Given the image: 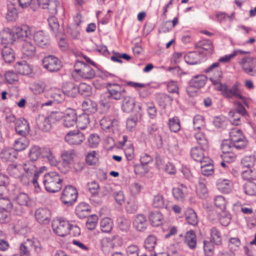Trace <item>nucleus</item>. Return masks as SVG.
<instances>
[{
  "label": "nucleus",
  "instance_id": "obj_1",
  "mask_svg": "<svg viewBox=\"0 0 256 256\" xmlns=\"http://www.w3.org/2000/svg\"><path fill=\"white\" fill-rule=\"evenodd\" d=\"M222 77V71L218 70L216 74H214L210 78L212 84L215 86V88L218 90L221 91L222 94L226 98H243L239 88L240 84L236 82L231 88H229L227 85L220 82Z\"/></svg>",
  "mask_w": 256,
  "mask_h": 256
},
{
  "label": "nucleus",
  "instance_id": "obj_2",
  "mask_svg": "<svg viewBox=\"0 0 256 256\" xmlns=\"http://www.w3.org/2000/svg\"><path fill=\"white\" fill-rule=\"evenodd\" d=\"M62 182L60 176L55 172L45 174L43 180L46 190L53 193L58 192L62 188Z\"/></svg>",
  "mask_w": 256,
  "mask_h": 256
},
{
  "label": "nucleus",
  "instance_id": "obj_3",
  "mask_svg": "<svg viewBox=\"0 0 256 256\" xmlns=\"http://www.w3.org/2000/svg\"><path fill=\"white\" fill-rule=\"evenodd\" d=\"M74 68V70L72 73V75L77 74L86 80H91L95 76L94 70L89 65L82 61L76 62Z\"/></svg>",
  "mask_w": 256,
  "mask_h": 256
},
{
  "label": "nucleus",
  "instance_id": "obj_4",
  "mask_svg": "<svg viewBox=\"0 0 256 256\" xmlns=\"http://www.w3.org/2000/svg\"><path fill=\"white\" fill-rule=\"evenodd\" d=\"M230 138L232 144L236 149H242L248 144V140L242 132L238 128L231 129L230 132Z\"/></svg>",
  "mask_w": 256,
  "mask_h": 256
},
{
  "label": "nucleus",
  "instance_id": "obj_5",
  "mask_svg": "<svg viewBox=\"0 0 256 256\" xmlns=\"http://www.w3.org/2000/svg\"><path fill=\"white\" fill-rule=\"evenodd\" d=\"M52 227L57 236L64 237L70 233V224L68 220L64 218H56L53 220Z\"/></svg>",
  "mask_w": 256,
  "mask_h": 256
},
{
  "label": "nucleus",
  "instance_id": "obj_6",
  "mask_svg": "<svg viewBox=\"0 0 256 256\" xmlns=\"http://www.w3.org/2000/svg\"><path fill=\"white\" fill-rule=\"evenodd\" d=\"M76 189L72 186H67L63 190L60 199L65 204L72 205L78 197Z\"/></svg>",
  "mask_w": 256,
  "mask_h": 256
},
{
  "label": "nucleus",
  "instance_id": "obj_7",
  "mask_svg": "<svg viewBox=\"0 0 256 256\" xmlns=\"http://www.w3.org/2000/svg\"><path fill=\"white\" fill-rule=\"evenodd\" d=\"M106 88L109 97L115 100H120L126 96V90L124 87L114 83H108Z\"/></svg>",
  "mask_w": 256,
  "mask_h": 256
},
{
  "label": "nucleus",
  "instance_id": "obj_8",
  "mask_svg": "<svg viewBox=\"0 0 256 256\" xmlns=\"http://www.w3.org/2000/svg\"><path fill=\"white\" fill-rule=\"evenodd\" d=\"M84 140V134L78 130H70L64 136L66 142L71 146L80 145Z\"/></svg>",
  "mask_w": 256,
  "mask_h": 256
},
{
  "label": "nucleus",
  "instance_id": "obj_9",
  "mask_svg": "<svg viewBox=\"0 0 256 256\" xmlns=\"http://www.w3.org/2000/svg\"><path fill=\"white\" fill-rule=\"evenodd\" d=\"M239 64L244 71L252 76L256 75V58L252 56H244Z\"/></svg>",
  "mask_w": 256,
  "mask_h": 256
},
{
  "label": "nucleus",
  "instance_id": "obj_10",
  "mask_svg": "<svg viewBox=\"0 0 256 256\" xmlns=\"http://www.w3.org/2000/svg\"><path fill=\"white\" fill-rule=\"evenodd\" d=\"M207 82V77L204 74H198L193 76L190 80L188 86L186 88L187 92L190 96H192V89H196L195 92L198 90L204 87Z\"/></svg>",
  "mask_w": 256,
  "mask_h": 256
},
{
  "label": "nucleus",
  "instance_id": "obj_11",
  "mask_svg": "<svg viewBox=\"0 0 256 256\" xmlns=\"http://www.w3.org/2000/svg\"><path fill=\"white\" fill-rule=\"evenodd\" d=\"M42 64L44 68L50 72L58 71L62 67L60 61L53 56H48L45 57L42 60Z\"/></svg>",
  "mask_w": 256,
  "mask_h": 256
},
{
  "label": "nucleus",
  "instance_id": "obj_12",
  "mask_svg": "<svg viewBox=\"0 0 256 256\" xmlns=\"http://www.w3.org/2000/svg\"><path fill=\"white\" fill-rule=\"evenodd\" d=\"M36 220L40 224H48L51 220L50 211L44 208H37L34 212Z\"/></svg>",
  "mask_w": 256,
  "mask_h": 256
},
{
  "label": "nucleus",
  "instance_id": "obj_13",
  "mask_svg": "<svg viewBox=\"0 0 256 256\" xmlns=\"http://www.w3.org/2000/svg\"><path fill=\"white\" fill-rule=\"evenodd\" d=\"M119 122L117 119L105 116L100 120L102 128L107 132H114L117 130Z\"/></svg>",
  "mask_w": 256,
  "mask_h": 256
},
{
  "label": "nucleus",
  "instance_id": "obj_14",
  "mask_svg": "<svg viewBox=\"0 0 256 256\" xmlns=\"http://www.w3.org/2000/svg\"><path fill=\"white\" fill-rule=\"evenodd\" d=\"M14 30L16 40H25V39L31 35V28L28 24L14 26Z\"/></svg>",
  "mask_w": 256,
  "mask_h": 256
},
{
  "label": "nucleus",
  "instance_id": "obj_15",
  "mask_svg": "<svg viewBox=\"0 0 256 256\" xmlns=\"http://www.w3.org/2000/svg\"><path fill=\"white\" fill-rule=\"evenodd\" d=\"M208 148L194 146L192 148L190 156L195 160L202 164L204 162H209L210 158L204 154V151Z\"/></svg>",
  "mask_w": 256,
  "mask_h": 256
},
{
  "label": "nucleus",
  "instance_id": "obj_16",
  "mask_svg": "<svg viewBox=\"0 0 256 256\" xmlns=\"http://www.w3.org/2000/svg\"><path fill=\"white\" fill-rule=\"evenodd\" d=\"M198 52L205 56L210 55L214 52V46L211 41L204 40L196 43V45Z\"/></svg>",
  "mask_w": 256,
  "mask_h": 256
},
{
  "label": "nucleus",
  "instance_id": "obj_17",
  "mask_svg": "<svg viewBox=\"0 0 256 256\" xmlns=\"http://www.w3.org/2000/svg\"><path fill=\"white\" fill-rule=\"evenodd\" d=\"M12 208V204L10 200L6 198H1V210L6 214L1 216V223H6L10 220L9 212Z\"/></svg>",
  "mask_w": 256,
  "mask_h": 256
},
{
  "label": "nucleus",
  "instance_id": "obj_18",
  "mask_svg": "<svg viewBox=\"0 0 256 256\" xmlns=\"http://www.w3.org/2000/svg\"><path fill=\"white\" fill-rule=\"evenodd\" d=\"M63 124L66 128H71L76 124V113L75 110L68 108L63 116Z\"/></svg>",
  "mask_w": 256,
  "mask_h": 256
},
{
  "label": "nucleus",
  "instance_id": "obj_19",
  "mask_svg": "<svg viewBox=\"0 0 256 256\" xmlns=\"http://www.w3.org/2000/svg\"><path fill=\"white\" fill-rule=\"evenodd\" d=\"M134 228L138 232H144L148 226V221L146 216L143 214L136 215L133 221Z\"/></svg>",
  "mask_w": 256,
  "mask_h": 256
},
{
  "label": "nucleus",
  "instance_id": "obj_20",
  "mask_svg": "<svg viewBox=\"0 0 256 256\" xmlns=\"http://www.w3.org/2000/svg\"><path fill=\"white\" fill-rule=\"evenodd\" d=\"M1 40L2 42L7 44H12L16 41V36L14 27L4 28L1 31Z\"/></svg>",
  "mask_w": 256,
  "mask_h": 256
},
{
  "label": "nucleus",
  "instance_id": "obj_21",
  "mask_svg": "<svg viewBox=\"0 0 256 256\" xmlns=\"http://www.w3.org/2000/svg\"><path fill=\"white\" fill-rule=\"evenodd\" d=\"M15 129L18 134L26 136L30 132L29 124L24 118L19 119L16 122Z\"/></svg>",
  "mask_w": 256,
  "mask_h": 256
},
{
  "label": "nucleus",
  "instance_id": "obj_22",
  "mask_svg": "<svg viewBox=\"0 0 256 256\" xmlns=\"http://www.w3.org/2000/svg\"><path fill=\"white\" fill-rule=\"evenodd\" d=\"M20 50L24 58H32L35 55L36 48L32 42L24 40Z\"/></svg>",
  "mask_w": 256,
  "mask_h": 256
},
{
  "label": "nucleus",
  "instance_id": "obj_23",
  "mask_svg": "<svg viewBox=\"0 0 256 256\" xmlns=\"http://www.w3.org/2000/svg\"><path fill=\"white\" fill-rule=\"evenodd\" d=\"M216 186L220 192L228 194L232 188V182L228 179L220 178L216 181Z\"/></svg>",
  "mask_w": 256,
  "mask_h": 256
},
{
  "label": "nucleus",
  "instance_id": "obj_24",
  "mask_svg": "<svg viewBox=\"0 0 256 256\" xmlns=\"http://www.w3.org/2000/svg\"><path fill=\"white\" fill-rule=\"evenodd\" d=\"M35 42L40 46L44 47L49 43L48 36L42 30H38L34 34Z\"/></svg>",
  "mask_w": 256,
  "mask_h": 256
},
{
  "label": "nucleus",
  "instance_id": "obj_25",
  "mask_svg": "<svg viewBox=\"0 0 256 256\" xmlns=\"http://www.w3.org/2000/svg\"><path fill=\"white\" fill-rule=\"evenodd\" d=\"M14 68L18 74L22 75H28L32 72V66L26 61L16 62Z\"/></svg>",
  "mask_w": 256,
  "mask_h": 256
},
{
  "label": "nucleus",
  "instance_id": "obj_26",
  "mask_svg": "<svg viewBox=\"0 0 256 256\" xmlns=\"http://www.w3.org/2000/svg\"><path fill=\"white\" fill-rule=\"evenodd\" d=\"M38 2L40 6L42 8H48L52 14L57 12L60 4L57 0L50 2V0H38Z\"/></svg>",
  "mask_w": 256,
  "mask_h": 256
},
{
  "label": "nucleus",
  "instance_id": "obj_27",
  "mask_svg": "<svg viewBox=\"0 0 256 256\" xmlns=\"http://www.w3.org/2000/svg\"><path fill=\"white\" fill-rule=\"evenodd\" d=\"M188 188L183 184H180L172 189V193L174 197L178 200L182 202L185 200Z\"/></svg>",
  "mask_w": 256,
  "mask_h": 256
},
{
  "label": "nucleus",
  "instance_id": "obj_28",
  "mask_svg": "<svg viewBox=\"0 0 256 256\" xmlns=\"http://www.w3.org/2000/svg\"><path fill=\"white\" fill-rule=\"evenodd\" d=\"M42 157L47 159L48 162L52 166H56L58 164V160L49 148H42Z\"/></svg>",
  "mask_w": 256,
  "mask_h": 256
},
{
  "label": "nucleus",
  "instance_id": "obj_29",
  "mask_svg": "<svg viewBox=\"0 0 256 256\" xmlns=\"http://www.w3.org/2000/svg\"><path fill=\"white\" fill-rule=\"evenodd\" d=\"M90 211V206L84 202L80 203L76 208V216L82 219L86 218L89 214Z\"/></svg>",
  "mask_w": 256,
  "mask_h": 256
},
{
  "label": "nucleus",
  "instance_id": "obj_30",
  "mask_svg": "<svg viewBox=\"0 0 256 256\" xmlns=\"http://www.w3.org/2000/svg\"><path fill=\"white\" fill-rule=\"evenodd\" d=\"M122 100V108L126 112H130L134 108L135 100L134 98L130 96H125Z\"/></svg>",
  "mask_w": 256,
  "mask_h": 256
},
{
  "label": "nucleus",
  "instance_id": "obj_31",
  "mask_svg": "<svg viewBox=\"0 0 256 256\" xmlns=\"http://www.w3.org/2000/svg\"><path fill=\"white\" fill-rule=\"evenodd\" d=\"M149 220L150 224L154 226H160L164 221V216L159 212H152L149 216Z\"/></svg>",
  "mask_w": 256,
  "mask_h": 256
},
{
  "label": "nucleus",
  "instance_id": "obj_32",
  "mask_svg": "<svg viewBox=\"0 0 256 256\" xmlns=\"http://www.w3.org/2000/svg\"><path fill=\"white\" fill-rule=\"evenodd\" d=\"M100 229L102 232L110 233L113 228V221L109 218H104L100 220Z\"/></svg>",
  "mask_w": 256,
  "mask_h": 256
},
{
  "label": "nucleus",
  "instance_id": "obj_33",
  "mask_svg": "<svg viewBox=\"0 0 256 256\" xmlns=\"http://www.w3.org/2000/svg\"><path fill=\"white\" fill-rule=\"evenodd\" d=\"M22 170V166L16 164H10L6 168L8 174L15 178H18L20 176Z\"/></svg>",
  "mask_w": 256,
  "mask_h": 256
},
{
  "label": "nucleus",
  "instance_id": "obj_34",
  "mask_svg": "<svg viewBox=\"0 0 256 256\" xmlns=\"http://www.w3.org/2000/svg\"><path fill=\"white\" fill-rule=\"evenodd\" d=\"M100 155L98 152L92 150L86 154V162L88 166H96L99 162Z\"/></svg>",
  "mask_w": 256,
  "mask_h": 256
},
{
  "label": "nucleus",
  "instance_id": "obj_35",
  "mask_svg": "<svg viewBox=\"0 0 256 256\" xmlns=\"http://www.w3.org/2000/svg\"><path fill=\"white\" fill-rule=\"evenodd\" d=\"M29 145V140L26 138V136H22L14 140V149L16 152L22 151L25 150Z\"/></svg>",
  "mask_w": 256,
  "mask_h": 256
},
{
  "label": "nucleus",
  "instance_id": "obj_36",
  "mask_svg": "<svg viewBox=\"0 0 256 256\" xmlns=\"http://www.w3.org/2000/svg\"><path fill=\"white\" fill-rule=\"evenodd\" d=\"M62 90L64 94L70 97H75L78 94V88L72 82L66 83Z\"/></svg>",
  "mask_w": 256,
  "mask_h": 256
},
{
  "label": "nucleus",
  "instance_id": "obj_37",
  "mask_svg": "<svg viewBox=\"0 0 256 256\" xmlns=\"http://www.w3.org/2000/svg\"><path fill=\"white\" fill-rule=\"evenodd\" d=\"M184 242L190 248H194L196 244V238L195 233L193 230L188 232L184 236Z\"/></svg>",
  "mask_w": 256,
  "mask_h": 256
},
{
  "label": "nucleus",
  "instance_id": "obj_38",
  "mask_svg": "<svg viewBox=\"0 0 256 256\" xmlns=\"http://www.w3.org/2000/svg\"><path fill=\"white\" fill-rule=\"evenodd\" d=\"M168 125L172 132L176 133L180 130V120L177 116H174L170 118L168 121Z\"/></svg>",
  "mask_w": 256,
  "mask_h": 256
},
{
  "label": "nucleus",
  "instance_id": "obj_39",
  "mask_svg": "<svg viewBox=\"0 0 256 256\" xmlns=\"http://www.w3.org/2000/svg\"><path fill=\"white\" fill-rule=\"evenodd\" d=\"M84 111L88 113H93L96 111V104L90 99H86L82 103Z\"/></svg>",
  "mask_w": 256,
  "mask_h": 256
},
{
  "label": "nucleus",
  "instance_id": "obj_40",
  "mask_svg": "<svg viewBox=\"0 0 256 256\" xmlns=\"http://www.w3.org/2000/svg\"><path fill=\"white\" fill-rule=\"evenodd\" d=\"M17 152L14 148H4L1 152V158L4 160H12L16 158Z\"/></svg>",
  "mask_w": 256,
  "mask_h": 256
},
{
  "label": "nucleus",
  "instance_id": "obj_41",
  "mask_svg": "<svg viewBox=\"0 0 256 256\" xmlns=\"http://www.w3.org/2000/svg\"><path fill=\"white\" fill-rule=\"evenodd\" d=\"M2 56L4 60L8 63H10L14 60L13 50L8 46H4L2 48Z\"/></svg>",
  "mask_w": 256,
  "mask_h": 256
},
{
  "label": "nucleus",
  "instance_id": "obj_42",
  "mask_svg": "<svg viewBox=\"0 0 256 256\" xmlns=\"http://www.w3.org/2000/svg\"><path fill=\"white\" fill-rule=\"evenodd\" d=\"M90 120L88 114H82L76 116V124L78 128L84 130L89 124Z\"/></svg>",
  "mask_w": 256,
  "mask_h": 256
},
{
  "label": "nucleus",
  "instance_id": "obj_43",
  "mask_svg": "<svg viewBox=\"0 0 256 256\" xmlns=\"http://www.w3.org/2000/svg\"><path fill=\"white\" fill-rule=\"evenodd\" d=\"M152 204L157 208H166V200L162 195L158 194L154 196Z\"/></svg>",
  "mask_w": 256,
  "mask_h": 256
},
{
  "label": "nucleus",
  "instance_id": "obj_44",
  "mask_svg": "<svg viewBox=\"0 0 256 256\" xmlns=\"http://www.w3.org/2000/svg\"><path fill=\"white\" fill-rule=\"evenodd\" d=\"M194 137L198 144L204 148H208V141L204 134L202 132H198L195 134Z\"/></svg>",
  "mask_w": 256,
  "mask_h": 256
},
{
  "label": "nucleus",
  "instance_id": "obj_45",
  "mask_svg": "<svg viewBox=\"0 0 256 256\" xmlns=\"http://www.w3.org/2000/svg\"><path fill=\"white\" fill-rule=\"evenodd\" d=\"M211 160L210 159L209 162H204L201 166V172L206 176H210L212 175L214 172V168L213 165L210 162Z\"/></svg>",
  "mask_w": 256,
  "mask_h": 256
},
{
  "label": "nucleus",
  "instance_id": "obj_46",
  "mask_svg": "<svg viewBox=\"0 0 256 256\" xmlns=\"http://www.w3.org/2000/svg\"><path fill=\"white\" fill-rule=\"evenodd\" d=\"M186 63L190 64H196L200 62L199 54L196 52H190L184 56Z\"/></svg>",
  "mask_w": 256,
  "mask_h": 256
},
{
  "label": "nucleus",
  "instance_id": "obj_47",
  "mask_svg": "<svg viewBox=\"0 0 256 256\" xmlns=\"http://www.w3.org/2000/svg\"><path fill=\"white\" fill-rule=\"evenodd\" d=\"M22 169L24 170L25 173L30 174V175L34 176L36 173L39 172H36V168L35 164V162L32 160H28L22 166Z\"/></svg>",
  "mask_w": 256,
  "mask_h": 256
},
{
  "label": "nucleus",
  "instance_id": "obj_48",
  "mask_svg": "<svg viewBox=\"0 0 256 256\" xmlns=\"http://www.w3.org/2000/svg\"><path fill=\"white\" fill-rule=\"evenodd\" d=\"M211 241L216 244H220L222 243V238L220 232L216 227H213L210 232Z\"/></svg>",
  "mask_w": 256,
  "mask_h": 256
},
{
  "label": "nucleus",
  "instance_id": "obj_49",
  "mask_svg": "<svg viewBox=\"0 0 256 256\" xmlns=\"http://www.w3.org/2000/svg\"><path fill=\"white\" fill-rule=\"evenodd\" d=\"M157 240L154 235L148 236L145 240L144 246L146 250L152 252L156 244Z\"/></svg>",
  "mask_w": 256,
  "mask_h": 256
},
{
  "label": "nucleus",
  "instance_id": "obj_50",
  "mask_svg": "<svg viewBox=\"0 0 256 256\" xmlns=\"http://www.w3.org/2000/svg\"><path fill=\"white\" fill-rule=\"evenodd\" d=\"M74 156L75 152L73 150H64L60 154V158L62 160L68 162L72 164L74 162Z\"/></svg>",
  "mask_w": 256,
  "mask_h": 256
},
{
  "label": "nucleus",
  "instance_id": "obj_51",
  "mask_svg": "<svg viewBox=\"0 0 256 256\" xmlns=\"http://www.w3.org/2000/svg\"><path fill=\"white\" fill-rule=\"evenodd\" d=\"M42 148L38 146H34L31 147L28 156L31 160L36 161L40 156H42Z\"/></svg>",
  "mask_w": 256,
  "mask_h": 256
},
{
  "label": "nucleus",
  "instance_id": "obj_52",
  "mask_svg": "<svg viewBox=\"0 0 256 256\" xmlns=\"http://www.w3.org/2000/svg\"><path fill=\"white\" fill-rule=\"evenodd\" d=\"M116 240H120V238L116 235L112 236L110 237L106 236L102 239L100 244L102 248L113 247V242Z\"/></svg>",
  "mask_w": 256,
  "mask_h": 256
},
{
  "label": "nucleus",
  "instance_id": "obj_53",
  "mask_svg": "<svg viewBox=\"0 0 256 256\" xmlns=\"http://www.w3.org/2000/svg\"><path fill=\"white\" fill-rule=\"evenodd\" d=\"M186 222L191 225L195 226L198 224L197 216L192 209L187 210L186 214Z\"/></svg>",
  "mask_w": 256,
  "mask_h": 256
},
{
  "label": "nucleus",
  "instance_id": "obj_54",
  "mask_svg": "<svg viewBox=\"0 0 256 256\" xmlns=\"http://www.w3.org/2000/svg\"><path fill=\"white\" fill-rule=\"evenodd\" d=\"M14 200L20 206H27L30 202V198L26 193L20 192L16 196Z\"/></svg>",
  "mask_w": 256,
  "mask_h": 256
},
{
  "label": "nucleus",
  "instance_id": "obj_55",
  "mask_svg": "<svg viewBox=\"0 0 256 256\" xmlns=\"http://www.w3.org/2000/svg\"><path fill=\"white\" fill-rule=\"evenodd\" d=\"M64 114L60 112H52L48 116L47 118H46L44 120V123L48 124L50 122V124L55 123L59 120H60L62 118H63Z\"/></svg>",
  "mask_w": 256,
  "mask_h": 256
},
{
  "label": "nucleus",
  "instance_id": "obj_56",
  "mask_svg": "<svg viewBox=\"0 0 256 256\" xmlns=\"http://www.w3.org/2000/svg\"><path fill=\"white\" fill-rule=\"evenodd\" d=\"M218 216L220 222L223 226H226L230 224L231 216L228 212L222 210L218 214Z\"/></svg>",
  "mask_w": 256,
  "mask_h": 256
},
{
  "label": "nucleus",
  "instance_id": "obj_57",
  "mask_svg": "<svg viewBox=\"0 0 256 256\" xmlns=\"http://www.w3.org/2000/svg\"><path fill=\"white\" fill-rule=\"evenodd\" d=\"M49 26L52 33L56 36L58 33L59 23L54 16H50L48 19Z\"/></svg>",
  "mask_w": 256,
  "mask_h": 256
},
{
  "label": "nucleus",
  "instance_id": "obj_58",
  "mask_svg": "<svg viewBox=\"0 0 256 256\" xmlns=\"http://www.w3.org/2000/svg\"><path fill=\"white\" fill-rule=\"evenodd\" d=\"M196 192L200 198H204L208 196V189L206 184L202 182H200L196 186Z\"/></svg>",
  "mask_w": 256,
  "mask_h": 256
},
{
  "label": "nucleus",
  "instance_id": "obj_59",
  "mask_svg": "<svg viewBox=\"0 0 256 256\" xmlns=\"http://www.w3.org/2000/svg\"><path fill=\"white\" fill-rule=\"evenodd\" d=\"M194 128L195 130H200L205 126L204 118L200 114L196 115L193 119Z\"/></svg>",
  "mask_w": 256,
  "mask_h": 256
},
{
  "label": "nucleus",
  "instance_id": "obj_60",
  "mask_svg": "<svg viewBox=\"0 0 256 256\" xmlns=\"http://www.w3.org/2000/svg\"><path fill=\"white\" fill-rule=\"evenodd\" d=\"M78 92L82 96H88L92 94V88L86 83H81L78 88Z\"/></svg>",
  "mask_w": 256,
  "mask_h": 256
},
{
  "label": "nucleus",
  "instance_id": "obj_61",
  "mask_svg": "<svg viewBox=\"0 0 256 256\" xmlns=\"http://www.w3.org/2000/svg\"><path fill=\"white\" fill-rule=\"evenodd\" d=\"M18 17V13L17 9L12 6H9L8 12L6 16L7 20L8 22L16 21Z\"/></svg>",
  "mask_w": 256,
  "mask_h": 256
},
{
  "label": "nucleus",
  "instance_id": "obj_62",
  "mask_svg": "<svg viewBox=\"0 0 256 256\" xmlns=\"http://www.w3.org/2000/svg\"><path fill=\"white\" fill-rule=\"evenodd\" d=\"M138 208V205L136 201L134 198L130 199L126 206V210L128 213L134 214Z\"/></svg>",
  "mask_w": 256,
  "mask_h": 256
},
{
  "label": "nucleus",
  "instance_id": "obj_63",
  "mask_svg": "<svg viewBox=\"0 0 256 256\" xmlns=\"http://www.w3.org/2000/svg\"><path fill=\"white\" fill-rule=\"evenodd\" d=\"M244 178L247 180L256 179V167L248 168L244 170L242 173Z\"/></svg>",
  "mask_w": 256,
  "mask_h": 256
},
{
  "label": "nucleus",
  "instance_id": "obj_64",
  "mask_svg": "<svg viewBox=\"0 0 256 256\" xmlns=\"http://www.w3.org/2000/svg\"><path fill=\"white\" fill-rule=\"evenodd\" d=\"M244 192L250 196L256 194V184L252 182H246L244 186Z\"/></svg>",
  "mask_w": 256,
  "mask_h": 256
}]
</instances>
